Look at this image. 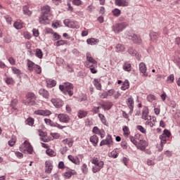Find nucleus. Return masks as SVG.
I'll list each match as a JSON object with an SVG mask.
<instances>
[{
    "instance_id": "obj_47",
    "label": "nucleus",
    "mask_w": 180,
    "mask_h": 180,
    "mask_svg": "<svg viewBox=\"0 0 180 180\" xmlns=\"http://www.w3.org/2000/svg\"><path fill=\"white\" fill-rule=\"evenodd\" d=\"M36 56L38 57V58H43V52H41V49H37L36 50Z\"/></svg>"
},
{
    "instance_id": "obj_24",
    "label": "nucleus",
    "mask_w": 180,
    "mask_h": 180,
    "mask_svg": "<svg viewBox=\"0 0 180 180\" xmlns=\"http://www.w3.org/2000/svg\"><path fill=\"white\" fill-rule=\"evenodd\" d=\"M101 80L99 79H94L93 84L94 86L98 89V91H101L102 89V85L101 84Z\"/></svg>"
},
{
    "instance_id": "obj_21",
    "label": "nucleus",
    "mask_w": 180,
    "mask_h": 180,
    "mask_svg": "<svg viewBox=\"0 0 180 180\" xmlns=\"http://www.w3.org/2000/svg\"><path fill=\"white\" fill-rule=\"evenodd\" d=\"M18 101L17 99H13L11 101L10 106L12 109V112H18V108H16V105H18Z\"/></svg>"
},
{
    "instance_id": "obj_58",
    "label": "nucleus",
    "mask_w": 180,
    "mask_h": 180,
    "mask_svg": "<svg viewBox=\"0 0 180 180\" xmlns=\"http://www.w3.org/2000/svg\"><path fill=\"white\" fill-rule=\"evenodd\" d=\"M4 19L6 20L7 23H9V25L12 23V18H11V16L6 15L4 16Z\"/></svg>"
},
{
    "instance_id": "obj_26",
    "label": "nucleus",
    "mask_w": 180,
    "mask_h": 180,
    "mask_svg": "<svg viewBox=\"0 0 180 180\" xmlns=\"http://www.w3.org/2000/svg\"><path fill=\"white\" fill-rule=\"evenodd\" d=\"M27 61V65L28 67L29 71H30V72L33 71L36 64H34V63H33V61H32V60H30L29 59Z\"/></svg>"
},
{
    "instance_id": "obj_59",
    "label": "nucleus",
    "mask_w": 180,
    "mask_h": 180,
    "mask_svg": "<svg viewBox=\"0 0 180 180\" xmlns=\"http://www.w3.org/2000/svg\"><path fill=\"white\" fill-rule=\"evenodd\" d=\"M98 117H100L102 123H106V120L105 119V115L103 114L98 113Z\"/></svg>"
},
{
    "instance_id": "obj_40",
    "label": "nucleus",
    "mask_w": 180,
    "mask_h": 180,
    "mask_svg": "<svg viewBox=\"0 0 180 180\" xmlns=\"http://www.w3.org/2000/svg\"><path fill=\"white\" fill-rule=\"evenodd\" d=\"M23 13L24 15H27L28 16H30V15H32V12L29 11V8H27V6H26L23 7Z\"/></svg>"
},
{
    "instance_id": "obj_31",
    "label": "nucleus",
    "mask_w": 180,
    "mask_h": 180,
    "mask_svg": "<svg viewBox=\"0 0 180 180\" xmlns=\"http://www.w3.org/2000/svg\"><path fill=\"white\" fill-rule=\"evenodd\" d=\"M50 13V7L49 6H45L42 8V15L47 16Z\"/></svg>"
},
{
    "instance_id": "obj_4",
    "label": "nucleus",
    "mask_w": 180,
    "mask_h": 180,
    "mask_svg": "<svg viewBox=\"0 0 180 180\" xmlns=\"http://www.w3.org/2000/svg\"><path fill=\"white\" fill-rule=\"evenodd\" d=\"M126 36L127 39H129V40H132L135 44H141V38L137 34L127 32Z\"/></svg>"
},
{
    "instance_id": "obj_64",
    "label": "nucleus",
    "mask_w": 180,
    "mask_h": 180,
    "mask_svg": "<svg viewBox=\"0 0 180 180\" xmlns=\"http://www.w3.org/2000/svg\"><path fill=\"white\" fill-rule=\"evenodd\" d=\"M146 124H148V126H150V127H154V126L155 125V123H153L151 120L146 121Z\"/></svg>"
},
{
    "instance_id": "obj_5",
    "label": "nucleus",
    "mask_w": 180,
    "mask_h": 180,
    "mask_svg": "<svg viewBox=\"0 0 180 180\" xmlns=\"http://www.w3.org/2000/svg\"><path fill=\"white\" fill-rule=\"evenodd\" d=\"M127 27V24L126 22L117 23L112 26V30L115 33H120L123 32L124 29Z\"/></svg>"
},
{
    "instance_id": "obj_28",
    "label": "nucleus",
    "mask_w": 180,
    "mask_h": 180,
    "mask_svg": "<svg viewBox=\"0 0 180 180\" xmlns=\"http://www.w3.org/2000/svg\"><path fill=\"white\" fill-rule=\"evenodd\" d=\"M159 36L160 35L157 32H151L150 33V37L152 41H155V40L158 39Z\"/></svg>"
},
{
    "instance_id": "obj_37",
    "label": "nucleus",
    "mask_w": 180,
    "mask_h": 180,
    "mask_svg": "<svg viewBox=\"0 0 180 180\" xmlns=\"http://www.w3.org/2000/svg\"><path fill=\"white\" fill-rule=\"evenodd\" d=\"M112 12L113 15L116 18H119V15L122 13V11L119 8H115Z\"/></svg>"
},
{
    "instance_id": "obj_55",
    "label": "nucleus",
    "mask_w": 180,
    "mask_h": 180,
    "mask_svg": "<svg viewBox=\"0 0 180 180\" xmlns=\"http://www.w3.org/2000/svg\"><path fill=\"white\" fill-rule=\"evenodd\" d=\"M6 82L8 84V85H12L14 81H13V79H12L11 77H7L6 79Z\"/></svg>"
},
{
    "instance_id": "obj_2",
    "label": "nucleus",
    "mask_w": 180,
    "mask_h": 180,
    "mask_svg": "<svg viewBox=\"0 0 180 180\" xmlns=\"http://www.w3.org/2000/svg\"><path fill=\"white\" fill-rule=\"evenodd\" d=\"M91 164H94V167H92V171L94 174H96V172H99V171H101V169H102V168H103V161H101L99 160H98L97 158H94L91 160Z\"/></svg>"
},
{
    "instance_id": "obj_13",
    "label": "nucleus",
    "mask_w": 180,
    "mask_h": 180,
    "mask_svg": "<svg viewBox=\"0 0 180 180\" xmlns=\"http://www.w3.org/2000/svg\"><path fill=\"white\" fill-rule=\"evenodd\" d=\"M51 102L53 103L54 106L57 108H61L64 105V102L60 98H52Z\"/></svg>"
},
{
    "instance_id": "obj_18",
    "label": "nucleus",
    "mask_w": 180,
    "mask_h": 180,
    "mask_svg": "<svg viewBox=\"0 0 180 180\" xmlns=\"http://www.w3.org/2000/svg\"><path fill=\"white\" fill-rule=\"evenodd\" d=\"M115 4L117 6H129V0H115Z\"/></svg>"
},
{
    "instance_id": "obj_49",
    "label": "nucleus",
    "mask_w": 180,
    "mask_h": 180,
    "mask_svg": "<svg viewBox=\"0 0 180 180\" xmlns=\"http://www.w3.org/2000/svg\"><path fill=\"white\" fill-rule=\"evenodd\" d=\"M82 171L83 174L88 173V166L86 165V164H83V165L82 166Z\"/></svg>"
},
{
    "instance_id": "obj_51",
    "label": "nucleus",
    "mask_w": 180,
    "mask_h": 180,
    "mask_svg": "<svg viewBox=\"0 0 180 180\" xmlns=\"http://www.w3.org/2000/svg\"><path fill=\"white\" fill-rule=\"evenodd\" d=\"M164 134L165 137H167L168 139V137L171 136V131H169V130L168 129H165L163 131V134Z\"/></svg>"
},
{
    "instance_id": "obj_54",
    "label": "nucleus",
    "mask_w": 180,
    "mask_h": 180,
    "mask_svg": "<svg viewBox=\"0 0 180 180\" xmlns=\"http://www.w3.org/2000/svg\"><path fill=\"white\" fill-rule=\"evenodd\" d=\"M101 108L104 110H109L112 108V105L109 104V105H106L102 104Z\"/></svg>"
},
{
    "instance_id": "obj_3",
    "label": "nucleus",
    "mask_w": 180,
    "mask_h": 180,
    "mask_svg": "<svg viewBox=\"0 0 180 180\" xmlns=\"http://www.w3.org/2000/svg\"><path fill=\"white\" fill-rule=\"evenodd\" d=\"M24 104L26 106H34L36 105V95L34 93H27V99Z\"/></svg>"
},
{
    "instance_id": "obj_45",
    "label": "nucleus",
    "mask_w": 180,
    "mask_h": 180,
    "mask_svg": "<svg viewBox=\"0 0 180 180\" xmlns=\"http://www.w3.org/2000/svg\"><path fill=\"white\" fill-rule=\"evenodd\" d=\"M26 122L27 124H28L29 126H33V124H34V120H33V118L32 117L27 118Z\"/></svg>"
},
{
    "instance_id": "obj_12",
    "label": "nucleus",
    "mask_w": 180,
    "mask_h": 180,
    "mask_svg": "<svg viewBox=\"0 0 180 180\" xmlns=\"http://www.w3.org/2000/svg\"><path fill=\"white\" fill-rule=\"evenodd\" d=\"M34 115H39L40 116H50L51 111L49 110H37L34 112Z\"/></svg>"
},
{
    "instance_id": "obj_23",
    "label": "nucleus",
    "mask_w": 180,
    "mask_h": 180,
    "mask_svg": "<svg viewBox=\"0 0 180 180\" xmlns=\"http://www.w3.org/2000/svg\"><path fill=\"white\" fill-rule=\"evenodd\" d=\"M68 160H70L73 164H75V165H79L80 164L79 158H75L71 155H68Z\"/></svg>"
},
{
    "instance_id": "obj_32",
    "label": "nucleus",
    "mask_w": 180,
    "mask_h": 180,
    "mask_svg": "<svg viewBox=\"0 0 180 180\" xmlns=\"http://www.w3.org/2000/svg\"><path fill=\"white\" fill-rule=\"evenodd\" d=\"M68 27H70L71 29H79V25H78L77 22L70 21V25H68Z\"/></svg>"
},
{
    "instance_id": "obj_15",
    "label": "nucleus",
    "mask_w": 180,
    "mask_h": 180,
    "mask_svg": "<svg viewBox=\"0 0 180 180\" xmlns=\"http://www.w3.org/2000/svg\"><path fill=\"white\" fill-rule=\"evenodd\" d=\"M53 171V162L50 160L45 162V172L46 174H51Z\"/></svg>"
},
{
    "instance_id": "obj_22",
    "label": "nucleus",
    "mask_w": 180,
    "mask_h": 180,
    "mask_svg": "<svg viewBox=\"0 0 180 180\" xmlns=\"http://www.w3.org/2000/svg\"><path fill=\"white\" fill-rule=\"evenodd\" d=\"M87 44H90L91 46H95L97 43H99V39L95 38H90L86 39Z\"/></svg>"
},
{
    "instance_id": "obj_39",
    "label": "nucleus",
    "mask_w": 180,
    "mask_h": 180,
    "mask_svg": "<svg viewBox=\"0 0 180 180\" xmlns=\"http://www.w3.org/2000/svg\"><path fill=\"white\" fill-rule=\"evenodd\" d=\"M4 43H7V44H8L9 43H11L12 42V37H11L9 35H6L4 38Z\"/></svg>"
},
{
    "instance_id": "obj_60",
    "label": "nucleus",
    "mask_w": 180,
    "mask_h": 180,
    "mask_svg": "<svg viewBox=\"0 0 180 180\" xmlns=\"http://www.w3.org/2000/svg\"><path fill=\"white\" fill-rule=\"evenodd\" d=\"M122 116L127 122H130V118H129V114L126 113V111H122Z\"/></svg>"
},
{
    "instance_id": "obj_57",
    "label": "nucleus",
    "mask_w": 180,
    "mask_h": 180,
    "mask_svg": "<svg viewBox=\"0 0 180 180\" xmlns=\"http://www.w3.org/2000/svg\"><path fill=\"white\" fill-rule=\"evenodd\" d=\"M58 39H60V36L58 35V34H57V32H54L53 35V41H56Z\"/></svg>"
},
{
    "instance_id": "obj_1",
    "label": "nucleus",
    "mask_w": 180,
    "mask_h": 180,
    "mask_svg": "<svg viewBox=\"0 0 180 180\" xmlns=\"http://www.w3.org/2000/svg\"><path fill=\"white\" fill-rule=\"evenodd\" d=\"M74 86L71 83H64L59 86V89L63 92L65 95H69V96H72L74 92L72 91Z\"/></svg>"
},
{
    "instance_id": "obj_30",
    "label": "nucleus",
    "mask_w": 180,
    "mask_h": 180,
    "mask_svg": "<svg viewBox=\"0 0 180 180\" xmlns=\"http://www.w3.org/2000/svg\"><path fill=\"white\" fill-rule=\"evenodd\" d=\"M130 88V83H129V81L125 80L121 86L122 91H126V89H129Z\"/></svg>"
},
{
    "instance_id": "obj_19",
    "label": "nucleus",
    "mask_w": 180,
    "mask_h": 180,
    "mask_svg": "<svg viewBox=\"0 0 180 180\" xmlns=\"http://www.w3.org/2000/svg\"><path fill=\"white\" fill-rule=\"evenodd\" d=\"M142 119L144 120H151V116H148V110L147 108L143 110Z\"/></svg>"
},
{
    "instance_id": "obj_35",
    "label": "nucleus",
    "mask_w": 180,
    "mask_h": 180,
    "mask_svg": "<svg viewBox=\"0 0 180 180\" xmlns=\"http://www.w3.org/2000/svg\"><path fill=\"white\" fill-rule=\"evenodd\" d=\"M64 44H67V41L59 40L54 44V46H56V47H60V46H64Z\"/></svg>"
},
{
    "instance_id": "obj_9",
    "label": "nucleus",
    "mask_w": 180,
    "mask_h": 180,
    "mask_svg": "<svg viewBox=\"0 0 180 180\" xmlns=\"http://www.w3.org/2000/svg\"><path fill=\"white\" fill-rule=\"evenodd\" d=\"M159 139L160 140V146H158V151H161L162 150H164V145L167 144V136H165L164 134H161L159 136Z\"/></svg>"
},
{
    "instance_id": "obj_16",
    "label": "nucleus",
    "mask_w": 180,
    "mask_h": 180,
    "mask_svg": "<svg viewBox=\"0 0 180 180\" xmlns=\"http://www.w3.org/2000/svg\"><path fill=\"white\" fill-rule=\"evenodd\" d=\"M39 22L41 23V25H49V23H50L49 18L44 14H41V15L39 17Z\"/></svg>"
},
{
    "instance_id": "obj_62",
    "label": "nucleus",
    "mask_w": 180,
    "mask_h": 180,
    "mask_svg": "<svg viewBox=\"0 0 180 180\" xmlns=\"http://www.w3.org/2000/svg\"><path fill=\"white\" fill-rule=\"evenodd\" d=\"M32 33H33V36H34V37H39V30L37 29H33L32 30Z\"/></svg>"
},
{
    "instance_id": "obj_43",
    "label": "nucleus",
    "mask_w": 180,
    "mask_h": 180,
    "mask_svg": "<svg viewBox=\"0 0 180 180\" xmlns=\"http://www.w3.org/2000/svg\"><path fill=\"white\" fill-rule=\"evenodd\" d=\"M122 131H124V136H129L130 134V131H129V127L124 126L122 128Z\"/></svg>"
},
{
    "instance_id": "obj_8",
    "label": "nucleus",
    "mask_w": 180,
    "mask_h": 180,
    "mask_svg": "<svg viewBox=\"0 0 180 180\" xmlns=\"http://www.w3.org/2000/svg\"><path fill=\"white\" fill-rule=\"evenodd\" d=\"M127 105L129 109V115L133 113V109H134V100L133 98L129 97L127 100Z\"/></svg>"
},
{
    "instance_id": "obj_42",
    "label": "nucleus",
    "mask_w": 180,
    "mask_h": 180,
    "mask_svg": "<svg viewBox=\"0 0 180 180\" xmlns=\"http://www.w3.org/2000/svg\"><path fill=\"white\" fill-rule=\"evenodd\" d=\"M136 129H137V130H139V131H141V133H143V134H146L147 133V131L146 130V129L144 127H143V126H141V125H137Z\"/></svg>"
},
{
    "instance_id": "obj_53",
    "label": "nucleus",
    "mask_w": 180,
    "mask_h": 180,
    "mask_svg": "<svg viewBox=\"0 0 180 180\" xmlns=\"http://www.w3.org/2000/svg\"><path fill=\"white\" fill-rule=\"evenodd\" d=\"M15 143H16L15 138H12L10 141H8V145H10L11 147H13V146H15Z\"/></svg>"
},
{
    "instance_id": "obj_17",
    "label": "nucleus",
    "mask_w": 180,
    "mask_h": 180,
    "mask_svg": "<svg viewBox=\"0 0 180 180\" xmlns=\"http://www.w3.org/2000/svg\"><path fill=\"white\" fill-rule=\"evenodd\" d=\"M136 147L141 151H144V150H146V147H147V142L146 140L140 139L139 143H137Z\"/></svg>"
},
{
    "instance_id": "obj_38",
    "label": "nucleus",
    "mask_w": 180,
    "mask_h": 180,
    "mask_svg": "<svg viewBox=\"0 0 180 180\" xmlns=\"http://www.w3.org/2000/svg\"><path fill=\"white\" fill-rule=\"evenodd\" d=\"M116 49L118 50V51H124V50H126V47H124V45L122 44H118Z\"/></svg>"
},
{
    "instance_id": "obj_33",
    "label": "nucleus",
    "mask_w": 180,
    "mask_h": 180,
    "mask_svg": "<svg viewBox=\"0 0 180 180\" xmlns=\"http://www.w3.org/2000/svg\"><path fill=\"white\" fill-rule=\"evenodd\" d=\"M13 27L15 29H17V30H19L23 27V23L20 22L19 21H16L15 22H14Z\"/></svg>"
},
{
    "instance_id": "obj_63",
    "label": "nucleus",
    "mask_w": 180,
    "mask_h": 180,
    "mask_svg": "<svg viewBox=\"0 0 180 180\" xmlns=\"http://www.w3.org/2000/svg\"><path fill=\"white\" fill-rule=\"evenodd\" d=\"M72 2L73 5H76L77 6H79L82 4L81 0H72Z\"/></svg>"
},
{
    "instance_id": "obj_25",
    "label": "nucleus",
    "mask_w": 180,
    "mask_h": 180,
    "mask_svg": "<svg viewBox=\"0 0 180 180\" xmlns=\"http://www.w3.org/2000/svg\"><path fill=\"white\" fill-rule=\"evenodd\" d=\"M56 85H57L56 80L51 79L46 80V86H48V88H53V86H56Z\"/></svg>"
},
{
    "instance_id": "obj_27",
    "label": "nucleus",
    "mask_w": 180,
    "mask_h": 180,
    "mask_svg": "<svg viewBox=\"0 0 180 180\" xmlns=\"http://www.w3.org/2000/svg\"><path fill=\"white\" fill-rule=\"evenodd\" d=\"M86 60L89 63H91V64H96V60L92 58V56H91V53H86Z\"/></svg>"
},
{
    "instance_id": "obj_6",
    "label": "nucleus",
    "mask_w": 180,
    "mask_h": 180,
    "mask_svg": "<svg viewBox=\"0 0 180 180\" xmlns=\"http://www.w3.org/2000/svg\"><path fill=\"white\" fill-rule=\"evenodd\" d=\"M20 150H21L22 153H28V154H32L33 153V147L27 141H25L24 142V148H20Z\"/></svg>"
},
{
    "instance_id": "obj_44",
    "label": "nucleus",
    "mask_w": 180,
    "mask_h": 180,
    "mask_svg": "<svg viewBox=\"0 0 180 180\" xmlns=\"http://www.w3.org/2000/svg\"><path fill=\"white\" fill-rule=\"evenodd\" d=\"M72 175H74V173H72V172H70V171L66 172L64 174V176L66 179H69V178H71V176H72Z\"/></svg>"
},
{
    "instance_id": "obj_11",
    "label": "nucleus",
    "mask_w": 180,
    "mask_h": 180,
    "mask_svg": "<svg viewBox=\"0 0 180 180\" xmlns=\"http://www.w3.org/2000/svg\"><path fill=\"white\" fill-rule=\"evenodd\" d=\"M139 71L141 72L142 77H148V73H147V66H146V63H141L139 64Z\"/></svg>"
},
{
    "instance_id": "obj_52",
    "label": "nucleus",
    "mask_w": 180,
    "mask_h": 180,
    "mask_svg": "<svg viewBox=\"0 0 180 180\" xmlns=\"http://www.w3.org/2000/svg\"><path fill=\"white\" fill-rule=\"evenodd\" d=\"M101 131H102V130L99 129V128H98V127H94L93 128V133H94L95 134H101Z\"/></svg>"
},
{
    "instance_id": "obj_34",
    "label": "nucleus",
    "mask_w": 180,
    "mask_h": 180,
    "mask_svg": "<svg viewBox=\"0 0 180 180\" xmlns=\"http://www.w3.org/2000/svg\"><path fill=\"white\" fill-rule=\"evenodd\" d=\"M123 70L124 71H131V64L129 63V62H126L123 65Z\"/></svg>"
},
{
    "instance_id": "obj_7",
    "label": "nucleus",
    "mask_w": 180,
    "mask_h": 180,
    "mask_svg": "<svg viewBox=\"0 0 180 180\" xmlns=\"http://www.w3.org/2000/svg\"><path fill=\"white\" fill-rule=\"evenodd\" d=\"M113 144V139H112V136L108 135L106 139L104 140H102L100 143V146L102 147V146H108V147H110Z\"/></svg>"
},
{
    "instance_id": "obj_41",
    "label": "nucleus",
    "mask_w": 180,
    "mask_h": 180,
    "mask_svg": "<svg viewBox=\"0 0 180 180\" xmlns=\"http://www.w3.org/2000/svg\"><path fill=\"white\" fill-rule=\"evenodd\" d=\"M34 70L35 71L36 74H41V67H40V65H35Z\"/></svg>"
},
{
    "instance_id": "obj_48",
    "label": "nucleus",
    "mask_w": 180,
    "mask_h": 180,
    "mask_svg": "<svg viewBox=\"0 0 180 180\" xmlns=\"http://www.w3.org/2000/svg\"><path fill=\"white\" fill-rule=\"evenodd\" d=\"M147 101L148 102H153V101H155V96L153 95V94H149L148 96H147Z\"/></svg>"
},
{
    "instance_id": "obj_46",
    "label": "nucleus",
    "mask_w": 180,
    "mask_h": 180,
    "mask_svg": "<svg viewBox=\"0 0 180 180\" xmlns=\"http://www.w3.org/2000/svg\"><path fill=\"white\" fill-rule=\"evenodd\" d=\"M46 153L47 155H50L51 157H54V155H56V153H54V150H53L52 149H47L46 150Z\"/></svg>"
},
{
    "instance_id": "obj_14",
    "label": "nucleus",
    "mask_w": 180,
    "mask_h": 180,
    "mask_svg": "<svg viewBox=\"0 0 180 180\" xmlns=\"http://www.w3.org/2000/svg\"><path fill=\"white\" fill-rule=\"evenodd\" d=\"M128 53L130 54V56H132L133 57H136V59L140 60L141 58V56L137 53V51L134 49L133 47H129L128 49Z\"/></svg>"
},
{
    "instance_id": "obj_20",
    "label": "nucleus",
    "mask_w": 180,
    "mask_h": 180,
    "mask_svg": "<svg viewBox=\"0 0 180 180\" xmlns=\"http://www.w3.org/2000/svg\"><path fill=\"white\" fill-rule=\"evenodd\" d=\"M39 94L43 96V98H45V99H49V96H50L49 91L44 89H39Z\"/></svg>"
},
{
    "instance_id": "obj_10",
    "label": "nucleus",
    "mask_w": 180,
    "mask_h": 180,
    "mask_svg": "<svg viewBox=\"0 0 180 180\" xmlns=\"http://www.w3.org/2000/svg\"><path fill=\"white\" fill-rule=\"evenodd\" d=\"M58 119L61 123H68L70 122V116L67 114L58 115Z\"/></svg>"
},
{
    "instance_id": "obj_29",
    "label": "nucleus",
    "mask_w": 180,
    "mask_h": 180,
    "mask_svg": "<svg viewBox=\"0 0 180 180\" xmlns=\"http://www.w3.org/2000/svg\"><path fill=\"white\" fill-rule=\"evenodd\" d=\"M90 141L91 143H93L94 146H96L98 144V141H99V138H98V136L93 135L90 137Z\"/></svg>"
},
{
    "instance_id": "obj_56",
    "label": "nucleus",
    "mask_w": 180,
    "mask_h": 180,
    "mask_svg": "<svg viewBox=\"0 0 180 180\" xmlns=\"http://www.w3.org/2000/svg\"><path fill=\"white\" fill-rule=\"evenodd\" d=\"M129 140H130V141H131V143H132L133 144H134V146H137L138 142H137V140H136V139H134V136H129Z\"/></svg>"
},
{
    "instance_id": "obj_50",
    "label": "nucleus",
    "mask_w": 180,
    "mask_h": 180,
    "mask_svg": "<svg viewBox=\"0 0 180 180\" xmlns=\"http://www.w3.org/2000/svg\"><path fill=\"white\" fill-rule=\"evenodd\" d=\"M174 75H170L169 77H167V81L169 84H172L174 82Z\"/></svg>"
},
{
    "instance_id": "obj_61",
    "label": "nucleus",
    "mask_w": 180,
    "mask_h": 180,
    "mask_svg": "<svg viewBox=\"0 0 180 180\" xmlns=\"http://www.w3.org/2000/svg\"><path fill=\"white\" fill-rule=\"evenodd\" d=\"M12 71L14 74H17V75H20V70L16 68H12Z\"/></svg>"
},
{
    "instance_id": "obj_36",
    "label": "nucleus",
    "mask_w": 180,
    "mask_h": 180,
    "mask_svg": "<svg viewBox=\"0 0 180 180\" xmlns=\"http://www.w3.org/2000/svg\"><path fill=\"white\" fill-rule=\"evenodd\" d=\"M86 115H88V112H86V111L79 110L78 112V117L79 119H82L83 117H85Z\"/></svg>"
}]
</instances>
